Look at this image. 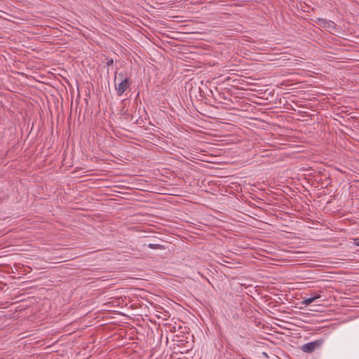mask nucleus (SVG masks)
I'll list each match as a JSON object with an SVG mask.
<instances>
[{"mask_svg":"<svg viewBox=\"0 0 359 359\" xmlns=\"http://www.w3.org/2000/svg\"><path fill=\"white\" fill-rule=\"evenodd\" d=\"M322 25V27L325 29L326 30H327L328 32H330L331 34H334V35H337L338 34L337 33V32H335V27L333 24H330V23H327V24H321Z\"/></svg>","mask_w":359,"mask_h":359,"instance_id":"3","label":"nucleus"},{"mask_svg":"<svg viewBox=\"0 0 359 359\" xmlns=\"http://www.w3.org/2000/svg\"><path fill=\"white\" fill-rule=\"evenodd\" d=\"M313 298H316V300L318 298L320 297V294H314L313 295L311 296Z\"/></svg>","mask_w":359,"mask_h":359,"instance_id":"7","label":"nucleus"},{"mask_svg":"<svg viewBox=\"0 0 359 359\" xmlns=\"http://www.w3.org/2000/svg\"><path fill=\"white\" fill-rule=\"evenodd\" d=\"M311 303H312V302H311L309 298L304 299L302 301V304H304V305H306V306L310 304H311Z\"/></svg>","mask_w":359,"mask_h":359,"instance_id":"5","label":"nucleus"},{"mask_svg":"<svg viewBox=\"0 0 359 359\" xmlns=\"http://www.w3.org/2000/svg\"><path fill=\"white\" fill-rule=\"evenodd\" d=\"M323 341L322 339L316 340L309 343H306L301 347V350L304 353H311L316 348H318L322 345Z\"/></svg>","mask_w":359,"mask_h":359,"instance_id":"2","label":"nucleus"},{"mask_svg":"<svg viewBox=\"0 0 359 359\" xmlns=\"http://www.w3.org/2000/svg\"><path fill=\"white\" fill-rule=\"evenodd\" d=\"M309 299L312 303L316 300V298H313L312 297H309Z\"/></svg>","mask_w":359,"mask_h":359,"instance_id":"9","label":"nucleus"},{"mask_svg":"<svg viewBox=\"0 0 359 359\" xmlns=\"http://www.w3.org/2000/svg\"><path fill=\"white\" fill-rule=\"evenodd\" d=\"M353 243L357 245V246H359V241L358 239H354V242Z\"/></svg>","mask_w":359,"mask_h":359,"instance_id":"8","label":"nucleus"},{"mask_svg":"<svg viewBox=\"0 0 359 359\" xmlns=\"http://www.w3.org/2000/svg\"><path fill=\"white\" fill-rule=\"evenodd\" d=\"M106 64H107V66H111V65H112L114 64V60H113V59L108 60L107 61V63H106Z\"/></svg>","mask_w":359,"mask_h":359,"instance_id":"6","label":"nucleus"},{"mask_svg":"<svg viewBox=\"0 0 359 359\" xmlns=\"http://www.w3.org/2000/svg\"><path fill=\"white\" fill-rule=\"evenodd\" d=\"M148 248L154 250H165V248L164 245L158 243H149L147 245Z\"/></svg>","mask_w":359,"mask_h":359,"instance_id":"4","label":"nucleus"},{"mask_svg":"<svg viewBox=\"0 0 359 359\" xmlns=\"http://www.w3.org/2000/svg\"><path fill=\"white\" fill-rule=\"evenodd\" d=\"M118 76L122 79L121 81L116 86V93L118 96H121L123 93L129 88L130 82L128 79L123 78V74L119 73Z\"/></svg>","mask_w":359,"mask_h":359,"instance_id":"1","label":"nucleus"}]
</instances>
